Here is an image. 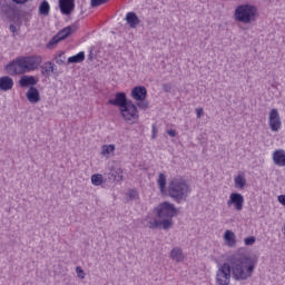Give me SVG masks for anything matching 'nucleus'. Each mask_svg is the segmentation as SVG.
<instances>
[{
    "instance_id": "35",
    "label": "nucleus",
    "mask_w": 285,
    "mask_h": 285,
    "mask_svg": "<svg viewBox=\"0 0 285 285\" xmlns=\"http://www.w3.org/2000/svg\"><path fill=\"white\" fill-rule=\"evenodd\" d=\"M138 195H139V194L137 193L136 189H131V190H129V193H128L129 199H137Z\"/></svg>"
},
{
    "instance_id": "2",
    "label": "nucleus",
    "mask_w": 285,
    "mask_h": 285,
    "mask_svg": "<svg viewBox=\"0 0 285 285\" xmlns=\"http://www.w3.org/2000/svg\"><path fill=\"white\" fill-rule=\"evenodd\" d=\"M41 56H27L16 58L13 61L6 66L8 75H24V72H32L37 70L42 63Z\"/></svg>"
},
{
    "instance_id": "9",
    "label": "nucleus",
    "mask_w": 285,
    "mask_h": 285,
    "mask_svg": "<svg viewBox=\"0 0 285 285\" xmlns=\"http://www.w3.org/2000/svg\"><path fill=\"white\" fill-rule=\"evenodd\" d=\"M120 114L129 125L137 124V120L139 119V111L137 108H124L120 109Z\"/></svg>"
},
{
    "instance_id": "24",
    "label": "nucleus",
    "mask_w": 285,
    "mask_h": 285,
    "mask_svg": "<svg viewBox=\"0 0 285 285\" xmlns=\"http://www.w3.org/2000/svg\"><path fill=\"white\" fill-rule=\"evenodd\" d=\"M235 188H238L239 190H244L246 187V177H244V174H238L234 178Z\"/></svg>"
},
{
    "instance_id": "29",
    "label": "nucleus",
    "mask_w": 285,
    "mask_h": 285,
    "mask_svg": "<svg viewBox=\"0 0 285 285\" xmlns=\"http://www.w3.org/2000/svg\"><path fill=\"white\" fill-rule=\"evenodd\" d=\"M159 226H161L164 230L173 228V218H163V220H159Z\"/></svg>"
},
{
    "instance_id": "20",
    "label": "nucleus",
    "mask_w": 285,
    "mask_h": 285,
    "mask_svg": "<svg viewBox=\"0 0 285 285\" xmlns=\"http://www.w3.org/2000/svg\"><path fill=\"white\" fill-rule=\"evenodd\" d=\"M19 85L21 88H28V86H37V79L35 76H23L20 79Z\"/></svg>"
},
{
    "instance_id": "40",
    "label": "nucleus",
    "mask_w": 285,
    "mask_h": 285,
    "mask_svg": "<svg viewBox=\"0 0 285 285\" xmlns=\"http://www.w3.org/2000/svg\"><path fill=\"white\" fill-rule=\"evenodd\" d=\"M13 3L23 4L28 3V0H12Z\"/></svg>"
},
{
    "instance_id": "37",
    "label": "nucleus",
    "mask_w": 285,
    "mask_h": 285,
    "mask_svg": "<svg viewBox=\"0 0 285 285\" xmlns=\"http://www.w3.org/2000/svg\"><path fill=\"white\" fill-rule=\"evenodd\" d=\"M163 90H164L165 92H170V90H173V87H171L170 85H164V86H163Z\"/></svg>"
},
{
    "instance_id": "5",
    "label": "nucleus",
    "mask_w": 285,
    "mask_h": 285,
    "mask_svg": "<svg viewBox=\"0 0 285 285\" xmlns=\"http://www.w3.org/2000/svg\"><path fill=\"white\" fill-rule=\"evenodd\" d=\"M155 213L159 219H173L177 215V207L173 203L164 202L155 207Z\"/></svg>"
},
{
    "instance_id": "34",
    "label": "nucleus",
    "mask_w": 285,
    "mask_h": 285,
    "mask_svg": "<svg viewBox=\"0 0 285 285\" xmlns=\"http://www.w3.org/2000/svg\"><path fill=\"white\" fill-rule=\"evenodd\" d=\"M76 273L79 279H86V272L80 266L76 267Z\"/></svg>"
},
{
    "instance_id": "30",
    "label": "nucleus",
    "mask_w": 285,
    "mask_h": 285,
    "mask_svg": "<svg viewBox=\"0 0 285 285\" xmlns=\"http://www.w3.org/2000/svg\"><path fill=\"white\" fill-rule=\"evenodd\" d=\"M61 41V38L58 36V33L48 42L47 48H55L57 43Z\"/></svg>"
},
{
    "instance_id": "31",
    "label": "nucleus",
    "mask_w": 285,
    "mask_h": 285,
    "mask_svg": "<svg viewBox=\"0 0 285 285\" xmlns=\"http://www.w3.org/2000/svg\"><path fill=\"white\" fill-rule=\"evenodd\" d=\"M56 63H58V66H63V63H66L65 52H60L58 56H56Z\"/></svg>"
},
{
    "instance_id": "6",
    "label": "nucleus",
    "mask_w": 285,
    "mask_h": 285,
    "mask_svg": "<svg viewBox=\"0 0 285 285\" xmlns=\"http://www.w3.org/2000/svg\"><path fill=\"white\" fill-rule=\"evenodd\" d=\"M130 97L135 101L138 102V108H148L149 104L146 100L148 97V89H146L144 86H136L130 91Z\"/></svg>"
},
{
    "instance_id": "21",
    "label": "nucleus",
    "mask_w": 285,
    "mask_h": 285,
    "mask_svg": "<svg viewBox=\"0 0 285 285\" xmlns=\"http://www.w3.org/2000/svg\"><path fill=\"white\" fill-rule=\"evenodd\" d=\"M38 12L40 17H49L50 14V3L48 0H42L39 4Z\"/></svg>"
},
{
    "instance_id": "25",
    "label": "nucleus",
    "mask_w": 285,
    "mask_h": 285,
    "mask_svg": "<svg viewBox=\"0 0 285 285\" xmlns=\"http://www.w3.org/2000/svg\"><path fill=\"white\" fill-rule=\"evenodd\" d=\"M115 154V145H104L101 147L102 157H106V159H110V156Z\"/></svg>"
},
{
    "instance_id": "22",
    "label": "nucleus",
    "mask_w": 285,
    "mask_h": 285,
    "mask_svg": "<svg viewBox=\"0 0 285 285\" xmlns=\"http://www.w3.org/2000/svg\"><path fill=\"white\" fill-rule=\"evenodd\" d=\"M125 19L129 28H136L139 23V17H137V13L135 12H128Z\"/></svg>"
},
{
    "instance_id": "10",
    "label": "nucleus",
    "mask_w": 285,
    "mask_h": 285,
    "mask_svg": "<svg viewBox=\"0 0 285 285\" xmlns=\"http://www.w3.org/2000/svg\"><path fill=\"white\" fill-rule=\"evenodd\" d=\"M227 206H234L238 213L244 210V196L239 193H232L227 200Z\"/></svg>"
},
{
    "instance_id": "36",
    "label": "nucleus",
    "mask_w": 285,
    "mask_h": 285,
    "mask_svg": "<svg viewBox=\"0 0 285 285\" xmlns=\"http://www.w3.org/2000/svg\"><path fill=\"white\" fill-rule=\"evenodd\" d=\"M167 135H169V137H177V131L175 129H169L167 130Z\"/></svg>"
},
{
    "instance_id": "3",
    "label": "nucleus",
    "mask_w": 285,
    "mask_h": 285,
    "mask_svg": "<svg viewBox=\"0 0 285 285\" xmlns=\"http://www.w3.org/2000/svg\"><path fill=\"white\" fill-rule=\"evenodd\" d=\"M190 184L181 176L173 177L167 186V197L174 199L177 204H181V202H186L188 199V195H190Z\"/></svg>"
},
{
    "instance_id": "39",
    "label": "nucleus",
    "mask_w": 285,
    "mask_h": 285,
    "mask_svg": "<svg viewBox=\"0 0 285 285\" xmlns=\"http://www.w3.org/2000/svg\"><path fill=\"white\" fill-rule=\"evenodd\" d=\"M196 115H197L198 118H200L202 115H204V109L203 108L197 109Z\"/></svg>"
},
{
    "instance_id": "7",
    "label": "nucleus",
    "mask_w": 285,
    "mask_h": 285,
    "mask_svg": "<svg viewBox=\"0 0 285 285\" xmlns=\"http://www.w3.org/2000/svg\"><path fill=\"white\" fill-rule=\"evenodd\" d=\"M108 104L116 108H137L132 100L128 99L126 92H117L115 98L108 100Z\"/></svg>"
},
{
    "instance_id": "16",
    "label": "nucleus",
    "mask_w": 285,
    "mask_h": 285,
    "mask_svg": "<svg viewBox=\"0 0 285 285\" xmlns=\"http://www.w3.org/2000/svg\"><path fill=\"white\" fill-rule=\"evenodd\" d=\"M12 86H14V81L9 76H4L0 78V90L4 92L8 90H12Z\"/></svg>"
},
{
    "instance_id": "12",
    "label": "nucleus",
    "mask_w": 285,
    "mask_h": 285,
    "mask_svg": "<svg viewBox=\"0 0 285 285\" xmlns=\"http://www.w3.org/2000/svg\"><path fill=\"white\" fill-rule=\"evenodd\" d=\"M223 239L229 248H235V246H237V236L230 229L225 230Z\"/></svg>"
},
{
    "instance_id": "1",
    "label": "nucleus",
    "mask_w": 285,
    "mask_h": 285,
    "mask_svg": "<svg viewBox=\"0 0 285 285\" xmlns=\"http://www.w3.org/2000/svg\"><path fill=\"white\" fill-rule=\"evenodd\" d=\"M257 261L255 258L236 252L228 257L227 263L218 266L216 272L217 285H230V275L236 282H246L253 277Z\"/></svg>"
},
{
    "instance_id": "18",
    "label": "nucleus",
    "mask_w": 285,
    "mask_h": 285,
    "mask_svg": "<svg viewBox=\"0 0 285 285\" xmlns=\"http://www.w3.org/2000/svg\"><path fill=\"white\" fill-rule=\"evenodd\" d=\"M27 99L30 104H37L41 97L39 96V90L35 87H30L27 91Z\"/></svg>"
},
{
    "instance_id": "26",
    "label": "nucleus",
    "mask_w": 285,
    "mask_h": 285,
    "mask_svg": "<svg viewBox=\"0 0 285 285\" xmlns=\"http://www.w3.org/2000/svg\"><path fill=\"white\" fill-rule=\"evenodd\" d=\"M52 72H55V63L46 62L43 66H41V73L43 77H50Z\"/></svg>"
},
{
    "instance_id": "14",
    "label": "nucleus",
    "mask_w": 285,
    "mask_h": 285,
    "mask_svg": "<svg viewBox=\"0 0 285 285\" xmlns=\"http://www.w3.org/2000/svg\"><path fill=\"white\" fill-rule=\"evenodd\" d=\"M273 161L276 166L284 167L285 166V150L277 149L273 154Z\"/></svg>"
},
{
    "instance_id": "33",
    "label": "nucleus",
    "mask_w": 285,
    "mask_h": 285,
    "mask_svg": "<svg viewBox=\"0 0 285 285\" xmlns=\"http://www.w3.org/2000/svg\"><path fill=\"white\" fill-rule=\"evenodd\" d=\"M255 242H257V238H255V236L244 238L245 246H253Z\"/></svg>"
},
{
    "instance_id": "17",
    "label": "nucleus",
    "mask_w": 285,
    "mask_h": 285,
    "mask_svg": "<svg viewBox=\"0 0 285 285\" xmlns=\"http://www.w3.org/2000/svg\"><path fill=\"white\" fill-rule=\"evenodd\" d=\"M77 24H73L71 27H66L62 30H60L57 35L60 38L61 41H63V39H68V37H70V35H72V32H77Z\"/></svg>"
},
{
    "instance_id": "23",
    "label": "nucleus",
    "mask_w": 285,
    "mask_h": 285,
    "mask_svg": "<svg viewBox=\"0 0 285 285\" xmlns=\"http://www.w3.org/2000/svg\"><path fill=\"white\" fill-rule=\"evenodd\" d=\"M170 257L174 262H184V252L179 247H174L170 252Z\"/></svg>"
},
{
    "instance_id": "15",
    "label": "nucleus",
    "mask_w": 285,
    "mask_h": 285,
    "mask_svg": "<svg viewBox=\"0 0 285 285\" xmlns=\"http://www.w3.org/2000/svg\"><path fill=\"white\" fill-rule=\"evenodd\" d=\"M109 181H121L124 179V171L121 168H112L107 174Z\"/></svg>"
},
{
    "instance_id": "8",
    "label": "nucleus",
    "mask_w": 285,
    "mask_h": 285,
    "mask_svg": "<svg viewBox=\"0 0 285 285\" xmlns=\"http://www.w3.org/2000/svg\"><path fill=\"white\" fill-rule=\"evenodd\" d=\"M268 126L272 132H279L282 130V118L277 109H272L268 117Z\"/></svg>"
},
{
    "instance_id": "4",
    "label": "nucleus",
    "mask_w": 285,
    "mask_h": 285,
    "mask_svg": "<svg viewBox=\"0 0 285 285\" xmlns=\"http://www.w3.org/2000/svg\"><path fill=\"white\" fill-rule=\"evenodd\" d=\"M235 21L239 23H255L257 21V7L253 4H240L235 9Z\"/></svg>"
},
{
    "instance_id": "41",
    "label": "nucleus",
    "mask_w": 285,
    "mask_h": 285,
    "mask_svg": "<svg viewBox=\"0 0 285 285\" xmlns=\"http://www.w3.org/2000/svg\"><path fill=\"white\" fill-rule=\"evenodd\" d=\"M155 137H157V127L153 125V139H155Z\"/></svg>"
},
{
    "instance_id": "42",
    "label": "nucleus",
    "mask_w": 285,
    "mask_h": 285,
    "mask_svg": "<svg viewBox=\"0 0 285 285\" xmlns=\"http://www.w3.org/2000/svg\"><path fill=\"white\" fill-rule=\"evenodd\" d=\"M9 30H11L13 33L17 32V26L10 24Z\"/></svg>"
},
{
    "instance_id": "27",
    "label": "nucleus",
    "mask_w": 285,
    "mask_h": 285,
    "mask_svg": "<svg viewBox=\"0 0 285 285\" xmlns=\"http://www.w3.org/2000/svg\"><path fill=\"white\" fill-rule=\"evenodd\" d=\"M83 59H86V53H83V51H80L79 53H77L76 56H71L68 58L67 63H81V61H83Z\"/></svg>"
},
{
    "instance_id": "11",
    "label": "nucleus",
    "mask_w": 285,
    "mask_h": 285,
    "mask_svg": "<svg viewBox=\"0 0 285 285\" xmlns=\"http://www.w3.org/2000/svg\"><path fill=\"white\" fill-rule=\"evenodd\" d=\"M59 1V8L60 12L62 14H72L75 11V0H58Z\"/></svg>"
},
{
    "instance_id": "32",
    "label": "nucleus",
    "mask_w": 285,
    "mask_h": 285,
    "mask_svg": "<svg viewBox=\"0 0 285 285\" xmlns=\"http://www.w3.org/2000/svg\"><path fill=\"white\" fill-rule=\"evenodd\" d=\"M110 0H91V8H99L104 3H108Z\"/></svg>"
},
{
    "instance_id": "28",
    "label": "nucleus",
    "mask_w": 285,
    "mask_h": 285,
    "mask_svg": "<svg viewBox=\"0 0 285 285\" xmlns=\"http://www.w3.org/2000/svg\"><path fill=\"white\" fill-rule=\"evenodd\" d=\"M104 181H106L104 179V175H101V174H94V175H91V184H92V186H101V184H104Z\"/></svg>"
},
{
    "instance_id": "38",
    "label": "nucleus",
    "mask_w": 285,
    "mask_h": 285,
    "mask_svg": "<svg viewBox=\"0 0 285 285\" xmlns=\"http://www.w3.org/2000/svg\"><path fill=\"white\" fill-rule=\"evenodd\" d=\"M278 202H279V204H282V206H285V195H279Z\"/></svg>"
},
{
    "instance_id": "19",
    "label": "nucleus",
    "mask_w": 285,
    "mask_h": 285,
    "mask_svg": "<svg viewBox=\"0 0 285 285\" xmlns=\"http://www.w3.org/2000/svg\"><path fill=\"white\" fill-rule=\"evenodd\" d=\"M157 184H158V188H159L161 195H167L168 187H166V184H167L166 174L160 173L158 175Z\"/></svg>"
},
{
    "instance_id": "13",
    "label": "nucleus",
    "mask_w": 285,
    "mask_h": 285,
    "mask_svg": "<svg viewBox=\"0 0 285 285\" xmlns=\"http://www.w3.org/2000/svg\"><path fill=\"white\" fill-rule=\"evenodd\" d=\"M145 222L151 229L159 228V219L157 218V213L155 209L145 217Z\"/></svg>"
}]
</instances>
